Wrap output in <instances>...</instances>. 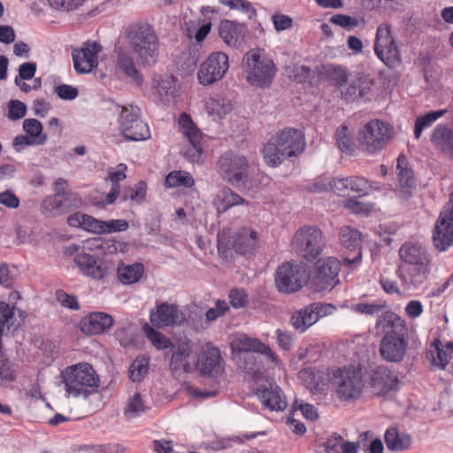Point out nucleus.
I'll return each mask as SVG.
<instances>
[{
    "label": "nucleus",
    "instance_id": "nucleus-1",
    "mask_svg": "<svg viewBox=\"0 0 453 453\" xmlns=\"http://www.w3.org/2000/svg\"><path fill=\"white\" fill-rule=\"evenodd\" d=\"M402 264L396 274L406 290L419 288L428 279L433 265L431 254L423 245L407 242L399 249Z\"/></svg>",
    "mask_w": 453,
    "mask_h": 453
},
{
    "label": "nucleus",
    "instance_id": "nucleus-2",
    "mask_svg": "<svg viewBox=\"0 0 453 453\" xmlns=\"http://www.w3.org/2000/svg\"><path fill=\"white\" fill-rule=\"evenodd\" d=\"M305 148L304 135L295 128H284L278 132L264 148V157L267 165L276 166L282 159L301 154Z\"/></svg>",
    "mask_w": 453,
    "mask_h": 453
},
{
    "label": "nucleus",
    "instance_id": "nucleus-3",
    "mask_svg": "<svg viewBox=\"0 0 453 453\" xmlns=\"http://www.w3.org/2000/svg\"><path fill=\"white\" fill-rule=\"evenodd\" d=\"M67 397H87L99 386V377L88 363H78L65 367L61 372Z\"/></svg>",
    "mask_w": 453,
    "mask_h": 453
},
{
    "label": "nucleus",
    "instance_id": "nucleus-4",
    "mask_svg": "<svg viewBox=\"0 0 453 453\" xmlns=\"http://www.w3.org/2000/svg\"><path fill=\"white\" fill-rule=\"evenodd\" d=\"M129 46L140 65L150 66L157 62L158 40L152 27L147 23L134 25L128 34Z\"/></svg>",
    "mask_w": 453,
    "mask_h": 453
},
{
    "label": "nucleus",
    "instance_id": "nucleus-5",
    "mask_svg": "<svg viewBox=\"0 0 453 453\" xmlns=\"http://www.w3.org/2000/svg\"><path fill=\"white\" fill-rule=\"evenodd\" d=\"M242 68L246 81L257 88L269 87L276 73L273 61L260 49H252L245 54Z\"/></svg>",
    "mask_w": 453,
    "mask_h": 453
},
{
    "label": "nucleus",
    "instance_id": "nucleus-6",
    "mask_svg": "<svg viewBox=\"0 0 453 453\" xmlns=\"http://www.w3.org/2000/svg\"><path fill=\"white\" fill-rule=\"evenodd\" d=\"M333 388L341 402L359 399L365 388V380L359 368L349 365L333 369Z\"/></svg>",
    "mask_w": 453,
    "mask_h": 453
},
{
    "label": "nucleus",
    "instance_id": "nucleus-7",
    "mask_svg": "<svg viewBox=\"0 0 453 453\" xmlns=\"http://www.w3.org/2000/svg\"><path fill=\"white\" fill-rule=\"evenodd\" d=\"M393 127L387 122L373 119L359 128L357 141L361 150L375 155L380 152L393 139Z\"/></svg>",
    "mask_w": 453,
    "mask_h": 453
},
{
    "label": "nucleus",
    "instance_id": "nucleus-8",
    "mask_svg": "<svg viewBox=\"0 0 453 453\" xmlns=\"http://www.w3.org/2000/svg\"><path fill=\"white\" fill-rule=\"evenodd\" d=\"M308 280L307 268L302 263L284 262L275 272V286L281 293H295L300 290Z\"/></svg>",
    "mask_w": 453,
    "mask_h": 453
},
{
    "label": "nucleus",
    "instance_id": "nucleus-9",
    "mask_svg": "<svg viewBox=\"0 0 453 453\" xmlns=\"http://www.w3.org/2000/svg\"><path fill=\"white\" fill-rule=\"evenodd\" d=\"M292 249L306 260L315 259L322 251L324 242L319 228L304 226L295 233L291 241Z\"/></svg>",
    "mask_w": 453,
    "mask_h": 453
},
{
    "label": "nucleus",
    "instance_id": "nucleus-10",
    "mask_svg": "<svg viewBox=\"0 0 453 453\" xmlns=\"http://www.w3.org/2000/svg\"><path fill=\"white\" fill-rule=\"evenodd\" d=\"M258 242L257 232L250 226H242L236 231L231 242L227 232L222 231L218 234V249L221 253L232 247L242 255L251 254L257 249Z\"/></svg>",
    "mask_w": 453,
    "mask_h": 453
},
{
    "label": "nucleus",
    "instance_id": "nucleus-11",
    "mask_svg": "<svg viewBox=\"0 0 453 453\" xmlns=\"http://www.w3.org/2000/svg\"><path fill=\"white\" fill-rule=\"evenodd\" d=\"M67 223L70 226L79 227L96 234L122 232L128 228V222L126 219L104 221L82 212H75L70 215Z\"/></svg>",
    "mask_w": 453,
    "mask_h": 453
},
{
    "label": "nucleus",
    "instance_id": "nucleus-12",
    "mask_svg": "<svg viewBox=\"0 0 453 453\" xmlns=\"http://www.w3.org/2000/svg\"><path fill=\"white\" fill-rule=\"evenodd\" d=\"M219 175L229 184L238 187L248 180L249 164L242 155L228 151L218 161Z\"/></svg>",
    "mask_w": 453,
    "mask_h": 453
},
{
    "label": "nucleus",
    "instance_id": "nucleus-13",
    "mask_svg": "<svg viewBox=\"0 0 453 453\" xmlns=\"http://www.w3.org/2000/svg\"><path fill=\"white\" fill-rule=\"evenodd\" d=\"M141 109L134 104L121 107L119 119L122 134L130 141H144L150 137V128L141 119Z\"/></svg>",
    "mask_w": 453,
    "mask_h": 453
},
{
    "label": "nucleus",
    "instance_id": "nucleus-14",
    "mask_svg": "<svg viewBox=\"0 0 453 453\" xmlns=\"http://www.w3.org/2000/svg\"><path fill=\"white\" fill-rule=\"evenodd\" d=\"M374 52L378 58L389 68H395L402 62L400 50L388 24H381L377 28Z\"/></svg>",
    "mask_w": 453,
    "mask_h": 453
},
{
    "label": "nucleus",
    "instance_id": "nucleus-15",
    "mask_svg": "<svg viewBox=\"0 0 453 453\" xmlns=\"http://www.w3.org/2000/svg\"><path fill=\"white\" fill-rule=\"evenodd\" d=\"M178 126L180 132L189 143L187 149L182 150L183 156L190 162H198L203 152V133L186 112L180 114Z\"/></svg>",
    "mask_w": 453,
    "mask_h": 453
},
{
    "label": "nucleus",
    "instance_id": "nucleus-16",
    "mask_svg": "<svg viewBox=\"0 0 453 453\" xmlns=\"http://www.w3.org/2000/svg\"><path fill=\"white\" fill-rule=\"evenodd\" d=\"M24 134H18L12 140L11 146L16 153L23 152L28 147L42 146L48 140L42 124L36 119H26L22 123Z\"/></svg>",
    "mask_w": 453,
    "mask_h": 453
},
{
    "label": "nucleus",
    "instance_id": "nucleus-17",
    "mask_svg": "<svg viewBox=\"0 0 453 453\" xmlns=\"http://www.w3.org/2000/svg\"><path fill=\"white\" fill-rule=\"evenodd\" d=\"M229 68L228 57L221 51L212 52L203 61L197 71V80L201 85L207 86L221 80Z\"/></svg>",
    "mask_w": 453,
    "mask_h": 453
},
{
    "label": "nucleus",
    "instance_id": "nucleus-18",
    "mask_svg": "<svg viewBox=\"0 0 453 453\" xmlns=\"http://www.w3.org/2000/svg\"><path fill=\"white\" fill-rule=\"evenodd\" d=\"M340 269V262L335 257H328L317 261L312 278L315 290H331L339 282L337 276Z\"/></svg>",
    "mask_w": 453,
    "mask_h": 453
},
{
    "label": "nucleus",
    "instance_id": "nucleus-19",
    "mask_svg": "<svg viewBox=\"0 0 453 453\" xmlns=\"http://www.w3.org/2000/svg\"><path fill=\"white\" fill-rule=\"evenodd\" d=\"M74 262L81 273L94 280H102L107 277L114 269L111 262L96 258L86 252H80L74 257Z\"/></svg>",
    "mask_w": 453,
    "mask_h": 453
},
{
    "label": "nucleus",
    "instance_id": "nucleus-20",
    "mask_svg": "<svg viewBox=\"0 0 453 453\" xmlns=\"http://www.w3.org/2000/svg\"><path fill=\"white\" fill-rule=\"evenodd\" d=\"M299 379L313 395H326L330 385H333V369L305 368L299 372Z\"/></svg>",
    "mask_w": 453,
    "mask_h": 453
},
{
    "label": "nucleus",
    "instance_id": "nucleus-21",
    "mask_svg": "<svg viewBox=\"0 0 453 453\" xmlns=\"http://www.w3.org/2000/svg\"><path fill=\"white\" fill-rule=\"evenodd\" d=\"M150 322L157 326H177L183 324L186 319L185 312L176 304L162 303L150 314Z\"/></svg>",
    "mask_w": 453,
    "mask_h": 453
},
{
    "label": "nucleus",
    "instance_id": "nucleus-22",
    "mask_svg": "<svg viewBox=\"0 0 453 453\" xmlns=\"http://www.w3.org/2000/svg\"><path fill=\"white\" fill-rule=\"evenodd\" d=\"M193 349L188 340L180 341L173 346L170 369L174 374L190 372L196 369V359L192 357Z\"/></svg>",
    "mask_w": 453,
    "mask_h": 453
},
{
    "label": "nucleus",
    "instance_id": "nucleus-23",
    "mask_svg": "<svg viewBox=\"0 0 453 453\" xmlns=\"http://www.w3.org/2000/svg\"><path fill=\"white\" fill-rule=\"evenodd\" d=\"M102 47L96 42H87L81 48L73 50L75 70L80 73H88L98 65V53Z\"/></svg>",
    "mask_w": 453,
    "mask_h": 453
},
{
    "label": "nucleus",
    "instance_id": "nucleus-24",
    "mask_svg": "<svg viewBox=\"0 0 453 453\" xmlns=\"http://www.w3.org/2000/svg\"><path fill=\"white\" fill-rule=\"evenodd\" d=\"M340 239L342 244L352 254L347 255L343 259V265L349 269H355L361 265L362 253L360 250L361 234L351 226H345L341 229Z\"/></svg>",
    "mask_w": 453,
    "mask_h": 453
},
{
    "label": "nucleus",
    "instance_id": "nucleus-25",
    "mask_svg": "<svg viewBox=\"0 0 453 453\" xmlns=\"http://www.w3.org/2000/svg\"><path fill=\"white\" fill-rule=\"evenodd\" d=\"M233 351L236 352H257L265 356V357L272 363V367L280 366V360L277 355L270 347L263 343L260 340L250 338L246 334L235 336L231 342Z\"/></svg>",
    "mask_w": 453,
    "mask_h": 453
},
{
    "label": "nucleus",
    "instance_id": "nucleus-26",
    "mask_svg": "<svg viewBox=\"0 0 453 453\" xmlns=\"http://www.w3.org/2000/svg\"><path fill=\"white\" fill-rule=\"evenodd\" d=\"M406 349L405 333H388L381 339L380 352L381 357L388 362L402 361L406 354Z\"/></svg>",
    "mask_w": 453,
    "mask_h": 453
},
{
    "label": "nucleus",
    "instance_id": "nucleus-27",
    "mask_svg": "<svg viewBox=\"0 0 453 453\" xmlns=\"http://www.w3.org/2000/svg\"><path fill=\"white\" fill-rule=\"evenodd\" d=\"M257 395L264 407L270 411H282L288 406L281 389L272 381L258 386Z\"/></svg>",
    "mask_w": 453,
    "mask_h": 453
},
{
    "label": "nucleus",
    "instance_id": "nucleus-28",
    "mask_svg": "<svg viewBox=\"0 0 453 453\" xmlns=\"http://www.w3.org/2000/svg\"><path fill=\"white\" fill-rule=\"evenodd\" d=\"M433 243L440 252L447 250L453 244L452 219L446 215L439 216L433 234Z\"/></svg>",
    "mask_w": 453,
    "mask_h": 453
},
{
    "label": "nucleus",
    "instance_id": "nucleus-29",
    "mask_svg": "<svg viewBox=\"0 0 453 453\" xmlns=\"http://www.w3.org/2000/svg\"><path fill=\"white\" fill-rule=\"evenodd\" d=\"M113 322L110 314L96 311L84 317L80 322V328L86 334H99L110 329Z\"/></svg>",
    "mask_w": 453,
    "mask_h": 453
},
{
    "label": "nucleus",
    "instance_id": "nucleus-30",
    "mask_svg": "<svg viewBox=\"0 0 453 453\" xmlns=\"http://www.w3.org/2000/svg\"><path fill=\"white\" fill-rule=\"evenodd\" d=\"M203 375L215 376L221 372V357L219 350L215 347H208L196 359V368Z\"/></svg>",
    "mask_w": 453,
    "mask_h": 453
},
{
    "label": "nucleus",
    "instance_id": "nucleus-31",
    "mask_svg": "<svg viewBox=\"0 0 453 453\" xmlns=\"http://www.w3.org/2000/svg\"><path fill=\"white\" fill-rule=\"evenodd\" d=\"M152 86L158 101L162 104L171 103L177 96L176 80L173 75H155Z\"/></svg>",
    "mask_w": 453,
    "mask_h": 453
},
{
    "label": "nucleus",
    "instance_id": "nucleus-32",
    "mask_svg": "<svg viewBox=\"0 0 453 453\" xmlns=\"http://www.w3.org/2000/svg\"><path fill=\"white\" fill-rule=\"evenodd\" d=\"M218 33L220 39L228 46L237 47L245 34L244 27L237 22L223 19L218 27Z\"/></svg>",
    "mask_w": 453,
    "mask_h": 453
},
{
    "label": "nucleus",
    "instance_id": "nucleus-33",
    "mask_svg": "<svg viewBox=\"0 0 453 453\" xmlns=\"http://www.w3.org/2000/svg\"><path fill=\"white\" fill-rule=\"evenodd\" d=\"M371 81L363 75H359L346 82L341 88V95L346 101H354L358 97L365 96L371 89Z\"/></svg>",
    "mask_w": 453,
    "mask_h": 453
},
{
    "label": "nucleus",
    "instance_id": "nucleus-34",
    "mask_svg": "<svg viewBox=\"0 0 453 453\" xmlns=\"http://www.w3.org/2000/svg\"><path fill=\"white\" fill-rule=\"evenodd\" d=\"M434 147L446 157L453 159V130L445 125L437 126L431 134Z\"/></svg>",
    "mask_w": 453,
    "mask_h": 453
},
{
    "label": "nucleus",
    "instance_id": "nucleus-35",
    "mask_svg": "<svg viewBox=\"0 0 453 453\" xmlns=\"http://www.w3.org/2000/svg\"><path fill=\"white\" fill-rule=\"evenodd\" d=\"M320 317L319 308L310 305L295 311L291 316V324L296 330L303 333L317 323Z\"/></svg>",
    "mask_w": 453,
    "mask_h": 453
},
{
    "label": "nucleus",
    "instance_id": "nucleus-36",
    "mask_svg": "<svg viewBox=\"0 0 453 453\" xmlns=\"http://www.w3.org/2000/svg\"><path fill=\"white\" fill-rule=\"evenodd\" d=\"M397 181L398 187L396 191L403 198H407L411 196V190L415 186L413 172L406 165V158L403 156H399L397 158Z\"/></svg>",
    "mask_w": 453,
    "mask_h": 453
},
{
    "label": "nucleus",
    "instance_id": "nucleus-37",
    "mask_svg": "<svg viewBox=\"0 0 453 453\" xmlns=\"http://www.w3.org/2000/svg\"><path fill=\"white\" fill-rule=\"evenodd\" d=\"M211 203L218 213H223L236 205L248 203L237 193L227 187L219 190L214 195Z\"/></svg>",
    "mask_w": 453,
    "mask_h": 453
},
{
    "label": "nucleus",
    "instance_id": "nucleus-38",
    "mask_svg": "<svg viewBox=\"0 0 453 453\" xmlns=\"http://www.w3.org/2000/svg\"><path fill=\"white\" fill-rule=\"evenodd\" d=\"M398 380L395 374L386 369H378L372 377V388L377 395H385L395 390Z\"/></svg>",
    "mask_w": 453,
    "mask_h": 453
},
{
    "label": "nucleus",
    "instance_id": "nucleus-39",
    "mask_svg": "<svg viewBox=\"0 0 453 453\" xmlns=\"http://www.w3.org/2000/svg\"><path fill=\"white\" fill-rule=\"evenodd\" d=\"M376 328L385 334L388 333L402 334L405 333L406 326L400 316L391 311H387L378 317Z\"/></svg>",
    "mask_w": 453,
    "mask_h": 453
},
{
    "label": "nucleus",
    "instance_id": "nucleus-40",
    "mask_svg": "<svg viewBox=\"0 0 453 453\" xmlns=\"http://www.w3.org/2000/svg\"><path fill=\"white\" fill-rule=\"evenodd\" d=\"M203 107L207 114L213 120L224 119L233 110L231 102L224 98H205L203 100Z\"/></svg>",
    "mask_w": 453,
    "mask_h": 453
},
{
    "label": "nucleus",
    "instance_id": "nucleus-41",
    "mask_svg": "<svg viewBox=\"0 0 453 453\" xmlns=\"http://www.w3.org/2000/svg\"><path fill=\"white\" fill-rule=\"evenodd\" d=\"M349 311L365 316H374L381 312L386 307L387 303L382 300L367 302L364 298H359L357 302L350 304H344Z\"/></svg>",
    "mask_w": 453,
    "mask_h": 453
},
{
    "label": "nucleus",
    "instance_id": "nucleus-42",
    "mask_svg": "<svg viewBox=\"0 0 453 453\" xmlns=\"http://www.w3.org/2000/svg\"><path fill=\"white\" fill-rule=\"evenodd\" d=\"M117 65L119 69L136 84H141L142 79L135 66L131 54L125 50H119L117 53Z\"/></svg>",
    "mask_w": 453,
    "mask_h": 453
},
{
    "label": "nucleus",
    "instance_id": "nucleus-43",
    "mask_svg": "<svg viewBox=\"0 0 453 453\" xmlns=\"http://www.w3.org/2000/svg\"><path fill=\"white\" fill-rule=\"evenodd\" d=\"M385 442L389 450L403 451L410 448L411 437L406 433H400L397 429L392 427L387 429L385 433Z\"/></svg>",
    "mask_w": 453,
    "mask_h": 453
},
{
    "label": "nucleus",
    "instance_id": "nucleus-44",
    "mask_svg": "<svg viewBox=\"0 0 453 453\" xmlns=\"http://www.w3.org/2000/svg\"><path fill=\"white\" fill-rule=\"evenodd\" d=\"M432 347L434 348L436 355L432 357L431 363L440 370H444L452 359L453 342H449L442 345L439 339L433 342Z\"/></svg>",
    "mask_w": 453,
    "mask_h": 453
},
{
    "label": "nucleus",
    "instance_id": "nucleus-45",
    "mask_svg": "<svg viewBox=\"0 0 453 453\" xmlns=\"http://www.w3.org/2000/svg\"><path fill=\"white\" fill-rule=\"evenodd\" d=\"M328 189L340 196H344L345 191L349 190V177L335 178L331 180H328L327 178L321 177L313 184V190L316 192H323Z\"/></svg>",
    "mask_w": 453,
    "mask_h": 453
},
{
    "label": "nucleus",
    "instance_id": "nucleus-46",
    "mask_svg": "<svg viewBox=\"0 0 453 453\" xmlns=\"http://www.w3.org/2000/svg\"><path fill=\"white\" fill-rule=\"evenodd\" d=\"M144 273L143 265L141 263L133 265H121L118 267V275L123 284H133L137 282Z\"/></svg>",
    "mask_w": 453,
    "mask_h": 453
},
{
    "label": "nucleus",
    "instance_id": "nucleus-47",
    "mask_svg": "<svg viewBox=\"0 0 453 453\" xmlns=\"http://www.w3.org/2000/svg\"><path fill=\"white\" fill-rule=\"evenodd\" d=\"M447 112L448 111L444 109L429 111L424 115L418 116L415 121L414 137L418 140L424 129L430 127L437 119L443 117Z\"/></svg>",
    "mask_w": 453,
    "mask_h": 453
},
{
    "label": "nucleus",
    "instance_id": "nucleus-48",
    "mask_svg": "<svg viewBox=\"0 0 453 453\" xmlns=\"http://www.w3.org/2000/svg\"><path fill=\"white\" fill-rule=\"evenodd\" d=\"M335 142L339 150L346 154L355 151V142L352 134L347 126H341L335 131Z\"/></svg>",
    "mask_w": 453,
    "mask_h": 453
},
{
    "label": "nucleus",
    "instance_id": "nucleus-49",
    "mask_svg": "<svg viewBox=\"0 0 453 453\" xmlns=\"http://www.w3.org/2000/svg\"><path fill=\"white\" fill-rule=\"evenodd\" d=\"M322 73L334 86L342 88L348 81L347 70L334 65H326L322 67Z\"/></svg>",
    "mask_w": 453,
    "mask_h": 453
},
{
    "label": "nucleus",
    "instance_id": "nucleus-50",
    "mask_svg": "<svg viewBox=\"0 0 453 453\" xmlns=\"http://www.w3.org/2000/svg\"><path fill=\"white\" fill-rule=\"evenodd\" d=\"M380 188L379 183L369 181L363 177H349V190L357 193L359 196H366L372 190H380Z\"/></svg>",
    "mask_w": 453,
    "mask_h": 453
},
{
    "label": "nucleus",
    "instance_id": "nucleus-51",
    "mask_svg": "<svg viewBox=\"0 0 453 453\" xmlns=\"http://www.w3.org/2000/svg\"><path fill=\"white\" fill-rule=\"evenodd\" d=\"M63 198L61 194L56 193L46 197L41 206L42 213L47 217L57 216L63 213Z\"/></svg>",
    "mask_w": 453,
    "mask_h": 453
},
{
    "label": "nucleus",
    "instance_id": "nucleus-52",
    "mask_svg": "<svg viewBox=\"0 0 453 453\" xmlns=\"http://www.w3.org/2000/svg\"><path fill=\"white\" fill-rule=\"evenodd\" d=\"M195 180L190 173L184 171H173L165 178V185L168 188L187 187L194 185Z\"/></svg>",
    "mask_w": 453,
    "mask_h": 453
},
{
    "label": "nucleus",
    "instance_id": "nucleus-53",
    "mask_svg": "<svg viewBox=\"0 0 453 453\" xmlns=\"http://www.w3.org/2000/svg\"><path fill=\"white\" fill-rule=\"evenodd\" d=\"M143 332L156 349H165L172 346L170 340L165 334L154 329L150 326L145 325Z\"/></svg>",
    "mask_w": 453,
    "mask_h": 453
},
{
    "label": "nucleus",
    "instance_id": "nucleus-54",
    "mask_svg": "<svg viewBox=\"0 0 453 453\" xmlns=\"http://www.w3.org/2000/svg\"><path fill=\"white\" fill-rule=\"evenodd\" d=\"M147 406L142 400L140 393H135L127 402L125 415L128 418H134L144 412L147 410Z\"/></svg>",
    "mask_w": 453,
    "mask_h": 453
},
{
    "label": "nucleus",
    "instance_id": "nucleus-55",
    "mask_svg": "<svg viewBox=\"0 0 453 453\" xmlns=\"http://www.w3.org/2000/svg\"><path fill=\"white\" fill-rule=\"evenodd\" d=\"M221 4L229 7L231 10L242 12L250 19L255 18L257 15L256 9L251 3L247 0H221Z\"/></svg>",
    "mask_w": 453,
    "mask_h": 453
},
{
    "label": "nucleus",
    "instance_id": "nucleus-56",
    "mask_svg": "<svg viewBox=\"0 0 453 453\" xmlns=\"http://www.w3.org/2000/svg\"><path fill=\"white\" fill-rule=\"evenodd\" d=\"M147 195V185L144 181H140L133 188L126 190L122 196L123 201L130 200L135 203H141L144 201Z\"/></svg>",
    "mask_w": 453,
    "mask_h": 453
},
{
    "label": "nucleus",
    "instance_id": "nucleus-57",
    "mask_svg": "<svg viewBox=\"0 0 453 453\" xmlns=\"http://www.w3.org/2000/svg\"><path fill=\"white\" fill-rule=\"evenodd\" d=\"M211 29V22L210 20H199L197 27H189L187 28L188 37L194 38L196 42H201L208 35Z\"/></svg>",
    "mask_w": 453,
    "mask_h": 453
},
{
    "label": "nucleus",
    "instance_id": "nucleus-58",
    "mask_svg": "<svg viewBox=\"0 0 453 453\" xmlns=\"http://www.w3.org/2000/svg\"><path fill=\"white\" fill-rule=\"evenodd\" d=\"M149 362L145 357H137L129 367V377L134 381H140L148 372Z\"/></svg>",
    "mask_w": 453,
    "mask_h": 453
},
{
    "label": "nucleus",
    "instance_id": "nucleus-59",
    "mask_svg": "<svg viewBox=\"0 0 453 453\" xmlns=\"http://www.w3.org/2000/svg\"><path fill=\"white\" fill-rule=\"evenodd\" d=\"M7 118L10 120L16 121L21 119L26 116L27 106L26 104L19 100H11L8 104Z\"/></svg>",
    "mask_w": 453,
    "mask_h": 453
},
{
    "label": "nucleus",
    "instance_id": "nucleus-60",
    "mask_svg": "<svg viewBox=\"0 0 453 453\" xmlns=\"http://www.w3.org/2000/svg\"><path fill=\"white\" fill-rule=\"evenodd\" d=\"M229 302L233 308L241 309L247 305L249 295L243 288H234L228 294Z\"/></svg>",
    "mask_w": 453,
    "mask_h": 453
},
{
    "label": "nucleus",
    "instance_id": "nucleus-61",
    "mask_svg": "<svg viewBox=\"0 0 453 453\" xmlns=\"http://www.w3.org/2000/svg\"><path fill=\"white\" fill-rule=\"evenodd\" d=\"M344 207L354 214L369 215L373 211V205L363 203L355 198L344 202Z\"/></svg>",
    "mask_w": 453,
    "mask_h": 453
},
{
    "label": "nucleus",
    "instance_id": "nucleus-62",
    "mask_svg": "<svg viewBox=\"0 0 453 453\" xmlns=\"http://www.w3.org/2000/svg\"><path fill=\"white\" fill-rule=\"evenodd\" d=\"M229 310V306L225 300H218L214 307L210 308L205 313V319L208 322H212L218 318L223 316Z\"/></svg>",
    "mask_w": 453,
    "mask_h": 453
},
{
    "label": "nucleus",
    "instance_id": "nucleus-63",
    "mask_svg": "<svg viewBox=\"0 0 453 453\" xmlns=\"http://www.w3.org/2000/svg\"><path fill=\"white\" fill-rule=\"evenodd\" d=\"M54 92L63 100H73L79 95L77 88L67 84H62L55 87Z\"/></svg>",
    "mask_w": 453,
    "mask_h": 453
},
{
    "label": "nucleus",
    "instance_id": "nucleus-64",
    "mask_svg": "<svg viewBox=\"0 0 453 453\" xmlns=\"http://www.w3.org/2000/svg\"><path fill=\"white\" fill-rule=\"evenodd\" d=\"M272 21L277 32L287 30L293 25V19L289 16L282 13H274L272 16Z\"/></svg>",
    "mask_w": 453,
    "mask_h": 453
}]
</instances>
